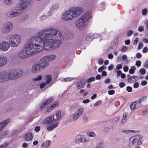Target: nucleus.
<instances>
[{
  "label": "nucleus",
  "instance_id": "nucleus-1",
  "mask_svg": "<svg viewBox=\"0 0 148 148\" xmlns=\"http://www.w3.org/2000/svg\"><path fill=\"white\" fill-rule=\"evenodd\" d=\"M63 40L62 34L58 29L54 28L45 29L27 40L24 49L18 53L17 56L19 58L25 59L43 49L50 50L60 46Z\"/></svg>",
  "mask_w": 148,
  "mask_h": 148
},
{
  "label": "nucleus",
  "instance_id": "nucleus-2",
  "mask_svg": "<svg viewBox=\"0 0 148 148\" xmlns=\"http://www.w3.org/2000/svg\"><path fill=\"white\" fill-rule=\"evenodd\" d=\"M84 11V8L82 7H73L66 11L62 14V19L64 21L73 20L80 16Z\"/></svg>",
  "mask_w": 148,
  "mask_h": 148
},
{
  "label": "nucleus",
  "instance_id": "nucleus-3",
  "mask_svg": "<svg viewBox=\"0 0 148 148\" xmlns=\"http://www.w3.org/2000/svg\"><path fill=\"white\" fill-rule=\"evenodd\" d=\"M22 36L20 34L14 33L10 34L7 37L11 46L12 47H17L21 43Z\"/></svg>",
  "mask_w": 148,
  "mask_h": 148
},
{
  "label": "nucleus",
  "instance_id": "nucleus-4",
  "mask_svg": "<svg viewBox=\"0 0 148 148\" xmlns=\"http://www.w3.org/2000/svg\"><path fill=\"white\" fill-rule=\"evenodd\" d=\"M88 14L86 13L82 15L76 22L75 26L79 29L82 30L87 26V22L88 21Z\"/></svg>",
  "mask_w": 148,
  "mask_h": 148
},
{
  "label": "nucleus",
  "instance_id": "nucleus-5",
  "mask_svg": "<svg viewBox=\"0 0 148 148\" xmlns=\"http://www.w3.org/2000/svg\"><path fill=\"white\" fill-rule=\"evenodd\" d=\"M13 26V24L12 22L6 21L3 24L1 29V31L3 33L7 34L12 30Z\"/></svg>",
  "mask_w": 148,
  "mask_h": 148
},
{
  "label": "nucleus",
  "instance_id": "nucleus-6",
  "mask_svg": "<svg viewBox=\"0 0 148 148\" xmlns=\"http://www.w3.org/2000/svg\"><path fill=\"white\" fill-rule=\"evenodd\" d=\"M10 43L6 40H3L0 42V50L3 51H6L10 48Z\"/></svg>",
  "mask_w": 148,
  "mask_h": 148
},
{
  "label": "nucleus",
  "instance_id": "nucleus-7",
  "mask_svg": "<svg viewBox=\"0 0 148 148\" xmlns=\"http://www.w3.org/2000/svg\"><path fill=\"white\" fill-rule=\"evenodd\" d=\"M74 140L76 143H78L80 142L83 143L88 142L89 141V140L84 135H79L75 137Z\"/></svg>",
  "mask_w": 148,
  "mask_h": 148
},
{
  "label": "nucleus",
  "instance_id": "nucleus-8",
  "mask_svg": "<svg viewBox=\"0 0 148 148\" xmlns=\"http://www.w3.org/2000/svg\"><path fill=\"white\" fill-rule=\"evenodd\" d=\"M38 63L43 69H45L49 65V62L45 56L41 58Z\"/></svg>",
  "mask_w": 148,
  "mask_h": 148
},
{
  "label": "nucleus",
  "instance_id": "nucleus-9",
  "mask_svg": "<svg viewBox=\"0 0 148 148\" xmlns=\"http://www.w3.org/2000/svg\"><path fill=\"white\" fill-rule=\"evenodd\" d=\"M83 112V109L82 108L78 109L73 114L72 119L74 121H76L78 119Z\"/></svg>",
  "mask_w": 148,
  "mask_h": 148
},
{
  "label": "nucleus",
  "instance_id": "nucleus-10",
  "mask_svg": "<svg viewBox=\"0 0 148 148\" xmlns=\"http://www.w3.org/2000/svg\"><path fill=\"white\" fill-rule=\"evenodd\" d=\"M19 14L20 12L16 8L9 11L7 13V16L10 18H13L17 16Z\"/></svg>",
  "mask_w": 148,
  "mask_h": 148
},
{
  "label": "nucleus",
  "instance_id": "nucleus-11",
  "mask_svg": "<svg viewBox=\"0 0 148 148\" xmlns=\"http://www.w3.org/2000/svg\"><path fill=\"white\" fill-rule=\"evenodd\" d=\"M43 69L38 63L34 64L32 67V72L33 73H38Z\"/></svg>",
  "mask_w": 148,
  "mask_h": 148
},
{
  "label": "nucleus",
  "instance_id": "nucleus-12",
  "mask_svg": "<svg viewBox=\"0 0 148 148\" xmlns=\"http://www.w3.org/2000/svg\"><path fill=\"white\" fill-rule=\"evenodd\" d=\"M56 119L54 118V115H52L49 116L45 118L42 121V124H48L52 123L53 121H55Z\"/></svg>",
  "mask_w": 148,
  "mask_h": 148
},
{
  "label": "nucleus",
  "instance_id": "nucleus-13",
  "mask_svg": "<svg viewBox=\"0 0 148 148\" xmlns=\"http://www.w3.org/2000/svg\"><path fill=\"white\" fill-rule=\"evenodd\" d=\"M135 142L138 145H141L143 143V137L140 135H138L133 136Z\"/></svg>",
  "mask_w": 148,
  "mask_h": 148
},
{
  "label": "nucleus",
  "instance_id": "nucleus-14",
  "mask_svg": "<svg viewBox=\"0 0 148 148\" xmlns=\"http://www.w3.org/2000/svg\"><path fill=\"white\" fill-rule=\"evenodd\" d=\"M27 4L21 1L16 7V9L19 12L25 9L27 6Z\"/></svg>",
  "mask_w": 148,
  "mask_h": 148
},
{
  "label": "nucleus",
  "instance_id": "nucleus-15",
  "mask_svg": "<svg viewBox=\"0 0 148 148\" xmlns=\"http://www.w3.org/2000/svg\"><path fill=\"white\" fill-rule=\"evenodd\" d=\"M53 99L54 98L53 97L47 99L41 105L40 107V108L42 109L45 107L53 101Z\"/></svg>",
  "mask_w": 148,
  "mask_h": 148
},
{
  "label": "nucleus",
  "instance_id": "nucleus-16",
  "mask_svg": "<svg viewBox=\"0 0 148 148\" xmlns=\"http://www.w3.org/2000/svg\"><path fill=\"white\" fill-rule=\"evenodd\" d=\"M15 73L14 70H13L8 73H6L8 80L16 79Z\"/></svg>",
  "mask_w": 148,
  "mask_h": 148
},
{
  "label": "nucleus",
  "instance_id": "nucleus-17",
  "mask_svg": "<svg viewBox=\"0 0 148 148\" xmlns=\"http://www.w3.org/2000/svg\"><path fill=\"white\" fill-rule=\"evenodd\" d=\"M8 81L5 71H2L0 73V82H3Z\"/></svg>",
  "mask_w": 148,
  "mask_h": 148
},
{
  "label": "nucleus",
  "instance_id": "nucleus-18",
  "mask_svg": "<svg viewBox=\"0 0 148 148\" xmlns=\"http://www.w3.org/2000/svg\"><path fill=\"white\" fill-rule=\"evenodd\" d=\"M58 102H55L50 105L47 108V111L48 112H51L54 109L58 107Z\"/></svg>",
  "mask_w": 148,
  "mask_h": 148
},
{
  "label": "nucleus",
  "instance_id": "nucleus-19",
  "mask_svg": "<svg viewBox=\"0 0 148 148\" xmlns=\"http://www.w3.org/2000/svg\"><path fill=\"white\" fill-rule=\"evenodd\" d=\"M147 97L146 96L140 98L139 100L135 102L136 109L141 107V103L142 102L146 101L147 100Z\"/></svg>",
  "mask_w": 148,
  "mask_h": 148
},
{
  "label": "nucleus",
  "instance_id": "nucleus-20",
  "mask_svg": "<svg viewBox=\"0 0 148 148\" xmlns=\"http://www.w3.org/2000/svg\"><path fill=\"white\" fill-rule=\"evenodd\" d=\"M58 124L59 123L58 122H55L53 123L52 124L48 126L47 128V130L48 131H51L55 128L57 127Z\"/></svg>",
  "mask_w": 148,
  "mask_h": 148
},
{
  "label": "nucleus",
  "instance_id": "nucleus-21",
  "mask_svg": "<svg viewBox=\"0 0 148 148\" xmlns=\"http://www.w3.org/2000/svg\"><path fill=\"white\" fill-rule=\"evenodd\" d=\"M33 137V134L30 132L26 133L24 136L25 139L27 141H30L32 140Z\"/></svg>",
  "mask_w": 148,
  "mask_h": 148
},
{
  "label": "nucleus",
  "instance_id": "nucleus-22",
  "mask_svg": "<svg viewBox=\"0 0 148 148\" xmlns=\"http://www.w3.org/2000/svg\"><path fill=\"white\" fill-rule=\"evenodd\" d=\"M7 62V59L6 57L3 56H0V63L1 67L5 65Z\"/></svg>",
  "mask_w": 148,
  "mask_h": 148
},
{
  "label": "nucleus",
  "instance_id": "nucleus-23",
  "mask_svg": "<svg viewBox=\"0 0 148 148\" xmlns=\"http://www.w3.org/2000/svg\"><path fill=\"white\" fill-rule=\"evenodd\" d=\"M135 143L133 136L131 137L128 141V147L130 148L134 146V144Z\"/></svg>",
  "mask_w": 148,
  "mask_h": 148
},
{
  "label": "nucleus",
  "instance_id": "nucleus-24",
  "mask_svg": "<svg viewBox=\"0 0 148 148\" xmlns=\"http://www.w3.org/2000/svg\"><path fill=\"white\" fill-rule=\"evenodd\" d=\"M11 121L10 119H7L3 120L1 123H0V128L1 130L9 122Z\"/></svg>",
  "mask_w": 148,
  "mask_h": 148
},
{
  "label": "nucleus",
  "instance_id": "nucleus-25",
  "mask_svg": "<svg viewBox=\"0 0 148 148\" xmlns=\"http://www.w3.org/2000/svg\"><path fill=\"white\" fill-rule=\"evenodd\" d=\"M15 72V75L16 77V79L21 77L23 73V71L22 70H19L18 71L14 70Z\"/></svg>",
  "mask_w": 148,
  "mask_h": 148
},
{
  "label": "nucleus",
  "instance_id": "nucleus-26",
  "mask_svg": "<svg viewBox=\"0 0 148 148\" xmlns=\"http://www.w3.org/2000/svg\"><path fill=\"white\" fill-rule=\"evenodd\" d=\"M85 84L82 81L80 80L77 83L76 86L77 88L80 89L83 88L85 86Z\"/></svg>",
  "mask_w": 148,
  "mask_h": 148
},
{
  "label": "nucleus",
  "instance_id": "nucleus-27",
  "mask_svg": "<svg viewBox=\"0 0 148 148\" xmlns=\"http://www.w3.org/2000/svg\"><path fill=\"white\" fill-rule=\"evenodd\" d=\"M45 56L47 58L49 62L53 61L56 58V55L54 54L47 56Z\"/></svg>",
  "mask_w": 148,
  "mask_h": 148
},
{
  "label": "nucleus",
  "instance_id": "nucleus-28",
  "mask_svg": "<svg viewBox=\"0 0 148 148\" xmlns=\"http://www.w3.org/2000/svg\"><path fill=\"white\" fill-rule=\"evenodd\" d=\"M127 77H128L127 81L130 82H133L135 81V78H137L136 76H130V75L128 74L127 75Z\"/></svg>",
  "mask_w": 148,
  "mask_h": 148
},
{
  "label": "nucleus",
  "instance_id": "nucleus-29",
  "mask_svg": "<svg viewBox=\"0 0 148 148\" xmlns=\"http://www.w3.org/2000/svg\"><path fill=\"white\" fill-rule=\"evenodd\" d=\"M121 132L125 134H128L132 133H136L137 131L132 130H121Z\"/></svg>",
  "mask_w": 148,
  "mask_h": 148
},
{
  "label": "nucleus",
  "instance_id": "nucleus-30",
  "mask_svg": "<svg viewBox=\"0 0 148 148\" xmlns=\"http://www.w3.org/2000/svg\"><path fill=\"white\" fill-rule=\"evenodd\" d=\"M59 8V4L57 3H55L52 5L50 9L55 12Z\"/></svg>",
  "mask_w": 148,
  "mask_h": 148
},
{
  "label": "nucleus",
  "instance_id": "nucleus-31",
  "mask_svg": "<svg viewBox=\"0 0 148 148\" xmlns=\"http://www.w3.org/2000/svg\"><path fill=\"white\" fill-rule=\"evenodd\" d=\"M93 34L92 33H89L87 36L86 38V40L87 41H90L93 40Z\"/></svg>",
  "mask_w": 148,
  "mask_h": 148
},
{
  "label": "nucleus",
  "instance_id": "nucleus-32",
  "mask_svg": "<svg viewBox=\"0 0 148 148\" xmlns=\"http://www.w3.org/2000/svg\"><path fill=\"white\" fill-rule=\"evenodd\" d=\"M45 80L46 83L47 84H48L52 80V77L51 75H47L45 76Z\"/></svg>",
  "mask_w": 148,
  "mask_h": 148
},
{
  "label": "nucleus",
  "instance_id": "nucleus-33",
  "mask_svg": "<svg viewBox=\"0 0 148 148\" xmlns=\"http://www.w3.org/2000/svg\"><path fill=\"white\" fill-rule=\"evenodd\" d=\"M50 143L49 140H47L42 143L41 145L42 148H46L49 146Z\"/></svg>",
  "mask_w": 148,
  "mask_h": 148
},
{
  "label": "nucleus",
  "instance_id": "nucleus-34",
  "mask_svg": "<svg viewBox=\"0 0 148 148\" xmlns=\"http://www.w3.org/2000/svg\"><path fill=\"white\" fill-rule=\"evenodd\" d=\"M56 120H60L62 118L61 112L60 111H57L55 113Z\"/></svg>",
  "mask_w": 148,
  "mask_h": 148
},
{
  "label": "nucleus",
  "instance_id": "nucleus-35",
  "mask_svg": "<svg viewBox=\"0 0 148 148\" xmlns=\"http://www.w3.org/2000/svg\"><path fill=\"white\" fill-rule=\"evenodd\" d=\"M127 115V113H125L123 114V117L121 121V122L122 123H124L125 122Z\"/></svg>",
  "mask_w": 148,
  "mask_h": 148
},
{
  "label": "nucleus",
  "instance_id": "nucleus-36",
  "mask_svg": "<svg viewBox=\"0 0 148 148\" xmlns=\"http://www.w3.org/2000/svg\"><path fill=\"white\" fill-rule=\"evenodd\" d=\"M73 79V77H67L62 79V81L64 82H69L72 81Z\"/></svg>",
  "mask_w": 148,
  "mask_h": 148
},
{
  "label": "nucleus",
  "instance_id": "nucleus-37",
  "mask_svg": "<svg viewBox=\"0 0 148 148\" xmlns=\"http://www.w3.org/2000/svg\"><path fill=\"white\" fill-rule=\"evenodd\" d=\"M130 108L131 110L132 111H133L136 109L135 102H133L130 105Z\"/></svg>",
  "mask_w": 148,
  "mask_h": 148
},
{
  "label": "nucleus",
  "instance_id": "nucleus-38",
  "mask_svg": "<svg viewBox=\"0 0 148 148\" xmlns=\"http://www.w3.org/2000/svg\"><path fill=\"white\" fill-rule=\"evenodd\" d=\"M4 3L8 5H11L13 3V0H4Z\"/></svg>",
  "mask_w": 148,
  "mask_h": 148
},
{
  "label": "nucleus",
  "instance_id": "nucleus-39",
  "mask_svg": "<svg viewBox=\"0 0 148 148\" xmlns=\"http://www.w3.org/2000/svg\"><path fill=\"white\" fill-rule=\"evenodd\" d=\"M42 76L41 75H39L35 78L33 79V81H36L40 80L42 78Z\"/></svg>",
  "mask_w": 148,
  "mask_h": 148
},
{
  "label": "nucleus",
  "instance_id": "nucleus-40",
  "mask_svg": "<svg viewBox=\"0 0 148 148\" xmlns=\"http://www.w3.org/2000/svg\"><path fill=\"white\" fill-rule=\"evenodd\" d=\"M47 18V16L45 15H42L40 17V20L41 21H43Z\"/></svg>",
  "mask_w": 148,
  "mask_h": 148
},
{
  "label": "nucleus",
  "instance_id": "nucleus-41",
  "mask_svg": "<svg viewBox=\"0 0 148 148\" xmlns=\"http://www.w3.org/2000/svg\"><path fill=\"white\" fill-rule=\"evenodd\" d=\"M119 117H117L114 118L112 121V123L114 124H116L119 121Z\"/></svg>",
  "mask_w": 148,
  "mask_h": 148
},
{
  "label": "nucleus",
  "instance_id": "nucleus-42",
  "mask_svg": "<svg viewBox=\"0 0 148 148\" xmlns=\"http://www.w3.org/2000/svg\"><path fill=\"white\" fill-rule=\"evenodd\" d=\"M95 77H91L88 79H87V82L88 83H90L92 81H94L95 80Z\"/></svg>",
  "mask_w": 148,
  "mask_h": 148
},
{
  "label": "nucleus",
  "instance_id": "nucleus-43",
  "mask_svg": "<svg viewBox=\"0 0 148 148\" xmlns=\"http://www.w3.org/2000/svg\"><path fill=\"white\" fill-rule=\"evenodd\" d=\"M87 135L88 136L92 137H95V134L94 132H89L87 133Z\"/></svg>",
  "mask_w": 148,
  "mask_h": 148
},
{
  "label": "nucleus",
  "instance_id": "nucleus-44",
  "mask_svg": "<svg viewBox=\"0 0 148 148\" xmlns=\"http://www.w3.org/2000/svg\"><path fill=\"white\" fill-rule=\"evenodd\" d=\"M102 103V101L99 100L97 101L94 104V106L95 107H97L98 105H100Z\"/></svg>",
  "mask_w": 148,
  "mask_h": 148
},
{
  "label": "nucleus",
  "instance_id": "nucleus-45",
  "mask_svg": "<svg viewBox=\"0 0 148 148\" xmlns=\"http://www.w3.org/2000/svg\"><path fill=\"white\" fill-rule=\"evenodd\" d=\"M92 34L93 38H97L100 36V35L99 34L97 33Z\"/></svg>",
  "mask_w": 148,
  "mask_h": 148
},
{
  "label": "nucleus",
  "instance_id": "nucleus-46",
  "mask_svg": "<svg viewBox=\"0 0 148 148\" xmlns=\"http://www.w3.org/2000/svg\"><path fill=\"white\" fill-rule=\"evenodd\" d=\"M54 12V11L50 9L47 13L48 16H52Z\"/></svg>",
  "mask_w": 148,
  "mask_h": 148
},
{
  "label": "nucleus",
  "instance_id": "nucleus-47",
  "mask_svg": "<svg viewBox=\"0 0 148 148\" xmlns=\"http://www.w3.org/2000/svg\"><path fill=\"white\" fill-rule=\"evenodd\" d=\"M147 13V10L146 8H144L142 10V13L143 15H146Z\"/></svg>",
  "mask_w": 148,
  "mask_h": 148
},
{
  "label": "nucleus",
  "instance_id": "nucleus-48",
  "mask_svg": "<svg viewBox=\"0 0 148 148\" xmlns=\"http://www.w3.org/2000/svg\"><path fill=\"white\" fill-rule=\"evenodd\" d=\"M8 146V144L7 143H4L0 145V148H6Z\"/></svg>",
  "mask_w": 148,
  "mask_h": 148
},
{
  "label": "nucleus",
  "instance_id": "nucleus-49",
  "mask_svg": "<svg viewBox=\"0 0 148 148\" xmlns=\"http://www.w3.org/2000/svg\"><path fill=\"white\" fill-rule=\"evenodd\" d=\"M9 133V131H7L6 132H4L2 134V135L0 137V138H1L3 137L6 136L7 134H8Z\"/></svg>",
  "mask_w": 148,
  "mask_h": 148
},
{
  "label": "nucleus",
  "instance_id": "nucleus-50",
  "mask_svg": "<svg viewBox=\"0 0 148 148\" xmlns=\"http://www.w3.org/2000/svg\"><path fill=\"white\" fill-rule=\"evenodd\" d=\"M148 113V110L146 109L143 110L142 112V114L143 115H145L146 114Z\"/></svg>",
  "mask_w": 148,
  "mask_h": 148
},
{
  "label": "nucleus",
  "instance_id": "nucleus-51",
  "mask_svg": "<svg viewBox=\"0 0 148 148\" xmlns=\"http://www.w3.org/2000/svg\"><path fill=\"white\" fill-rule=\"evenodd\" d=\"M140 72L142 75H144L145 73V70L144 69H140Z\"/></svg>",
  "mask_w": 148,
  "mask_h": 148
},
{
  "label": "nucleus",
  "instance_id": "nucleus-52",
  "mask_svg": "<svg viewBox=\"0 0 148 148\" xmlns=\"http://www.w3.org/2000/svg\"><path fill=\"white\" fill-rule=\"evenodd\" d=\"M46 84H47L46 83H44L40 84V88L41 89L44 88Z\"/></svg>",
  "mask_w": 148,
  "mask_h": 148
},
{
  "label": "nucleus",
  "instance_id": "nucleus-53",
  "mask_svg": "<svg viewBox=\"0 0 148 148\" xmlns=\"http://www.w3.org/2000/svg\"><path fill=\"white\" fill-rule=\"evenodd\" d=\"M102 144L100 143L98 144L95 147V148H102Z\"/></svg>",
  "mask_w": 148,
  "mask_h": 148
},
{
  "label": "nucleus",
  "instance_id": "nucleus-54",
  "mask_svg": "<svg viewBox=\"0 0 148 148\" xmlns=\"http://www.w3.org/2000/svg\"><path fill=\"white\" fill-rule=\"evenodd\" d=\"M127 47L126 46H124L121 49V51L125 52L127 50Z\"/></svg>",
  "mask_w": 148,
  "mask_h": 148
},
{
  "label": "nucleus",
  "instance_id": "nucleus-55",
  "mask_svg": "<svg viewBox=\"0 0 148 148\" xmlns=\"http://www.w3.org/2000/svg\"><path fill=\"white\" fill-rule=\"evenodd\" d=\"M28 146V144L26 143H23L22 145V147L24 148H27Z\"/></svg>",
  "mask_w": 148,
  "mask_h": 148
},
{
  "label": "nucleus",
  "instance_id": "nucleus-56",
  "mask_svg": "<svg viewBox=\"0 0 148 148\" xmlns=\"http://www.w3.org/2000/svg\"><path fill=\"white\" fill-rule=\"evenodd\" d=\"M141 62L139 60H138L136 61V65L138 67H139L141 66Z\"/></svg>",
  "mask_w": 148,
  "mask_h": 148
},
{
  "label": "nucleus",
  "instance_id": "nucleus-57",
  "mask_svg": "<svg viewBox=\"0 0 148 148\" xmlns=\"http://www.w3.org/2000/svg\"><path fill=\"white\" fill-rule=\"evenodd\" d=\"M108 93L110 95H112L115 93V91L114 90H109L108 92Z\"/></svg>",
  "mask_w": 148,
  "mask_h": 148
},
{
  "label": "nucleus",
  "instance_id": "nucleus-58",
  "mask_svg": "<svg viewBox=\"0 0 148 148\" xmlns=\"http://www.w3.org/2000/svg\"><path fill=\"white\" fill-rule=\"evenodd\" d=\"M40 130V127L39 126H36L34 129V130L36 132H39Z\"/></svg>",
  "mask_w": 148,
  "mask_h": 148
},
{
  "label": "nucleus",
  "instance_id": "nucleus-59",
  "mask_svg": "<svg viewBox=\"0 0 148 148\" xmlns=\"http://www.w3.org/2000/svg\"><path fill=\"white\" fill-rule=\"evenodd\" d=\"M139 86V84L138 82H135L134 85V87L135 88H137Z\"/></svg>",
  "mask_w": 148,
  "mask_h": 148
},
{
  "label": "nucleus",
  "instance_id": "nucleus-60",
  "mask_svg": "<svg viewBox=\"0 0 148 148\" xmlns=\"http://www.w3.org/2000/svg\"><path fill=\"white\" fill-rule=\"evenodd\" d=\"M138 30L140 32H142L143 31V27L142 26H139L138 28Z\"/></svg>",
  "mask_w": 148,
  "mask_h": 148
},
{
  "label": "nucleus",
  "instance_id": "nucleus-61",
  "mask_svg": "<svg viewBox=\"0 0 148 148\" xmlns=\"http://www.w3.org/2000/svg\"><path fill=\"white\" fill-rule=\"evenodd\" d=\"M122 65L121 64H118L117 65L116 68L118 70H119L122 68Z\"/></svg>",
  "mask_w": 148,
  "mask_h": 148
},
{
  "label": "nucleus",
  "instance_id": "nucleus-62",
  "mask_svg": "<svg viewBox=\"0 0 148 148\" xmlns=\"http://www.w3.org/2000/svg\"><path fill=\"white\" fill-rule=\"evenodd\" d=\"M119 85L120 87L121 88H122L125 86V84L123 82H121L119 83Z\"/></svg>",
  "mask_w": 148,
  "mask_h": 148
},
{
  "label": "nucleus",
  "instance_id": "nucleus-63",
  "mask_svg": "<svg viewBox=\"0 0 148 148\" xmlns=\"http://www.w3.org/2000/svg\"><path fill=\"white\" fill-rule=\"evenodd\" d=\"M144 66L145 68H148V60L144 63Z\"/></svg>",
  "mask_w": 148,
  "mask_h": 148
},
{
  "label": "nucleus",
  "instance_id": "nucleus-64",
  "mask_svg": "<svg viewBox=\"0 0 148 148\" xmlns=\"http://www.w3.org/2000/svg\"><path fill=\"white\" fill-rule=\"evenodd\" d=\"M148 51V49L146 47H145L143 49L142 51V52L144 53H146Z\"/></svg>",
  "mask_w": 148,
  "mask_h": 148
}]
</instances>
